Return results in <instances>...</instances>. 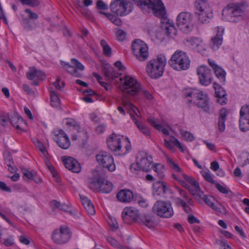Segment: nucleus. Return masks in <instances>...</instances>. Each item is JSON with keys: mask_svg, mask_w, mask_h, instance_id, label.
Segmentation results:
<instances>
[{"mask_svg": "<svg viewBox=\"0 0 249 249\" xmlns=\"http://www.w3.org/2000/svg\"><path fill=\"white\" fill-rule=\"evenodd\" d=\"M160 27L162 30L169 31L172 30L197 31L200 29L199 23H192V15L189 12H181L177 18V27L172 20L167 18L166 14L165 18H160Z\"/></svg>", "mask_w": 249, "mask_h": 249, "instance_id": "obj_1", "label": "nucleus"}, {"mask_svg": "<svg viewBox=\"0 0 249 249\" xmlns=\"http://www.w3.org/2000/svg\"><path fill=\"white\" fill-rule=\"evenodd\" d=\"M246 8L245 2L231 3L223 10L222 15L226 16L230 22H236L242 19Z\"/></svg>", "mask_w": 249, "mask_h": 249, "instance_id": "obj_2", "label": "nucleus"}, {"mask_svg": "<svg viewBox=\"0 0 249 249\" xmlns=\"http://www.w3.org/2000/svg\"><path fill=\"white\" fill-rule=\"evenodd\" d=\"M191 60L186 53L181 50H177L168 61L170 66L174 70L180 71L188 70Z\"/></svg>", "mask_w": 249, "mask_h": 249, "instance_id": "obj_3", "label": "nucleus"}, {"mask_svg": "<svg viewBox=\"0 0 249 249\" xmlns=\"http://www.w3.org/2000/svg\"><path fill=\"white\" fill-rule=\"evenodd\" d=\"M166 64L165 56L162 54L159 55L157 59L149 62L146 67V71L152 78H159L162 75Z\"/></svg>", "mask_w": 249, "mask_h": 249, "instance_id": "obj_4", "label": "nucleus"}, {"mask_svg": "<svg viewBox=\"0 0 249 249\" xmlns=\"http://www.w3.org/2000/svg\"><path fill=\"white\" fill-rule=\"evenodd\" d=\"M132 1L142 8L144 7L151 8L153 14L156 17L160 18H165V8L160 0H132Z\"/></svg>", "mask_w": 249, "mask_h": 249, "instance_id": "obj_5", "label": "nucleus"}, {"mask_svg": "<svg viewBox=\"0 0 249 249\" xmlns=\"http://www.w3.org/2000/svg\"><path fill=\"white\" fill-rule=\"evenodd\" d=\"M152 212L163 218L172 217L174 214L172 204L170 201L158 200L152 208Z\"/></svg>", "mask_w": 249, "mask_h": 249, "instance_id": "obj_6", "label": "nucleus"}, {"mask_svg": "<svg viewBox=\"0 0 249 249\" xmlns=\"http://www.w3.org/2000/svg\"><path fill=\"white\" fill-rule=\"evenodd\" d=\"M89 187L93 191L107 194L112 190L113 184L99 176L93 178L92 180L89 183Z\"/></svg>", "mask_w": 249, "mask_h": 249, "instance_id": "obj_7", "label": "nucleus"}, {"mask_svg": "<svg viewBox=\"0 0 249 249\" xmlns=\"http://www.w3.org/2000/svg\"><path fill=\"white\" fill-rule=\"evenodd\" d=\"M196 8L201 12L198 14V19L202 23L209 22L213 15L211 8L210 7L208 0H196Z\"/></svg>", "mask_w": 249, "mask_h": 249, "instance_id": "obj_8", "label": "nucleus"}, {"mask_svg": "<svg viewBox=\"0 0 249 249\" xmlns=\"http://www.w3.org/2000/svg\"><path fill=\"white\" fill-rule=\"evenodd\" d=\"M133 7L132 3L125 0H115L110 5L111 11L120 16L130 13L132 11Z\"/></svg>", "mask_w": 249, "mask_h": 249, "instance_id": "obj_9", "label": "nucleus"}, {"mask_svg": "<svg viewBox=\"0 0 249 249\" xmlns=\"http://www.w3.org/2000/svg\"><path fill=\"white\" fill-rule=\"evenodd\" d=\"M136 164H132L130 169L132 171L137 170L139 169L143 171L147 172L151 169V164L153 162L152 157L146 153L142 152L138 156Z\"/></svg>", "mask_w": 249, "mask_h": 249, "instance_id": "obj_10", "label": "nucleus"}, {"mask_svg": "<svg viewBox=\"0 0 249 249\" xmlns=\"http://www.w3.org/2000/svg\"><path fill=\"white\" fill-rule=\"evenodd\" d=\"M71 236V232L69 228L67 226H61L53 231L52 239L56 244L63 245L67 243Z\"/></svg>", "mask_w": 249, "mask_h": 249, "instance_id": "obj_11", "label": "nucleus"}, {"mask_svg": "<svg viewBox=\"0 0 249 249\" xmlns=\"http://www.w3.org/2000/svg\"><path fill=\"white\" fill-rule=\"evenodd\" d=\"M131 47L133 54L138 60L143 61L148 58V46L143 41L135 39L133 41Z\"/></svg>", "mask_w": 249, "mask_h": 249, "instance_id": "obj_12", "label": "nucleus"}, {"mask_svg": "<svg viewBox=\"0 0 249 249\" xmlns=\"http://www.w3.org/2000/svg\"><path fill=\"white\" fill-rule=\"evenodd\" d=\"M123 91L130 95L135 96L141 90L140 83L134 78L126 75L123 86Z\"/></svg>", "mask_w": 249, "mask_h": 249, "instance_id": "obj_13", "label": "nucleus"}, {"mask_svg": "<svg viewBox=\"0 0 249 249\" xmlns=\"http://www.w3.org/2000/svg\"><path fill=\"white\" fill-rule=\"evenodd\" d=\"M97 162L104 168H107L110 172L114 171L116 166L112 155L105 151L100 152L96 156Z\"/></svg>", "mask_w": 249, "mask_h": 249, "instance_id": "obj_14", "label": "nucleus"}, {"mask_svg": "<svg viewBox=\"0 0 249 249\" xmlns=\"http://www.w3.org/2000/svg\"><path fill=\"white\" fill-rule=\"evenodd\" d=\"M197 74L199 83L205 86L210 85L213 80L211 70L206 66H201L197 68Z\"/></svg>", "mask_w": 249, "mask_h": 249, "instance_id": "obj_15", "label": "nucleus"}, {"mask_svg": "<svg viewBox=\"0 0 249 249\" xmlns=\"http://www.w3.org/2000/svg\"><path fill=\"white\" fill-rule=\"evenodd\" d=\"M139 212L134 207H125L122 212V218L123 222L127 224L138 220Z\"/></svg>", "mask_w": 249, "mask_h": 249, "instance_id": "obj_16", "label": "nucleus"}, {"mask_svg": "<svg viewBox=\"0 0 249 249\" xmlns=\"http://www.w3.org/2000/svg\"><path fill=\"white\" fill-rule=\"evenodd\" d=\"M239 125L241 131L249 130V106H244L241 108Z\"/></svg>", "mask_w": 249, "mask_h": 249, "instance_id": "obj_17", "label": "nucleus"}, {"mask_svg": "<svg viewBox=\"0 0 249 249\" xmlns=\"http://www.w3.org/2000/svg\"><path fill=\"white\" fill-rule=\"evenodd\" d=\"M56 136V142L58 146L63 149H68L71 145V142L68 136L61 129H57L54 131Z\"/></svg>", "mask_w": 249, "mask_h": 249, "instance_id": "obj_18", "label": "nucleus"}, {"mask_svg": "<svg viewBox=\"0 0 249 249\" xmlns=\"http://www.w3.org/2000/svg\"><path fill=\"white\" fill-rule=\"evenodd\" d=\"M107 142L110 150L118 152L121 151L122 148L121 141L114 134H112L107 139Z\"/></svg>", "mask_w": 249, "mask_h": 249, "instance_id": "obj_19", "label": "nucleus"}, {"mask_svg": "<svg viewBox=\"0 0 249 249\" xmlns=\"http://www.w3.org/2000/svg\"><path fill=\"white\" fill-rule=\"evenodd\" d=\"M213 87L215 89L216 97L217 98V102L221 105L226 104L227 101L226 91L216 82H214Z\"/></svg>", "mask_w": 249, "mask_h": 249, "instance_id": "obj_20", "label": "nucleus"}, {"mask_svg": "<svg viewBox=\"0 0 249 249\" xmlns=\"http://www.w3.org/2000/svg\"><path fill=\"white\" fill-rule=\"evenodd\" d=\"M63 164L65 167L74 173H79L81 170L79 163L75 159L71 157L63 159Z\"/></svg>", "mask_w": 249, "mask_h": 249, "instance_id": "obj_21", "label": "nucleus"}, {"mask_svg": "<svg viewBox=\"0 0 249 249\" xmlns=\"http://www.w3.org/2000/svg\"><path fill=\"white\" fill-rule=\"evenodd\" d=\"M11 124L17 129L24 131L26 128V123L18 114H14L10 118Z\"/></svg>", "mask_w": 249, "mask_h": 249, "instance_id": "obj_22", "label": "nucleus"}, {"mask_svg": "<svg viewBox=\"0 0 249 249\" xmlns=\"http://www.w3.org/2000/svg\"><path fill=\"white\" fill-rule=\"evenodd\" d=\"M117 198L121 202H130L133 198V194L129 190L122 189L118 193Z\"/></svg>", "mask_w": 249, "mask_h": 249, "instance_id": "obj_23", "label": "nucleus"}, {"mask_svg": "<svg viewBox=\"0 0 249 249\" xmlns=\"http://www.w3.org/2000/svg\"><path fill=\"white\" fill-rule=\"evenodd\" d=\"M104 76L109 81L118 77L119 73L108 64H105L103 67Z\"/></svg>", "mask_w": 249, "mask_h": 249, "instance_id": "obj_24", "label": "nucleus"}, {"mask_svg": "<svg viewBox=\"0 0 249 249\" xmlns=\"http://www.w3.org/2000/svg\"><path fill=\"white\" fill-rule=\"evenodd\" d=\"M194 104L197 105L198 107L201 108L204 112H207L210 109L208 96L203 93L194 102Z\"/></svg>", "mask_w": 249, "mask_h": 249, "instance_id": "obj_25", "label": "nucleus"}, {"mask_svg": "<svg viewBox=\"0 0 249 249\" xmlns=\"http://www.w3.org/2000/svg\"><path fill=\"white\" fill-rule=\"evenodd\" d=\"M155 218L153 215L149 213L139 214L138 222L142 223L149 228L154 226Z\"/></svg>", "mask_w": 249, "mask_h": 249, "instance_id": "obj_26", "label": "nucleus"}, {"mask_svg": "<svg viewBox=\"0 0 249 249\" xmlns=\"http://www.w3.org/2000/svg\"><path fill=\"white\" fill-rule=\"evenodd\" d=\"M202 93L203 92L202 91L196 89H185L183 91L185 97H189L192 98L189 102H193L194 103Z\"/></svg>", "mask_w": 249, "mask_h": 249, "instance_id": "obj_27", "label": "nucleus"}, {"mask_svg": "<svg viewBox=\"0 0 249 249\" xmlns=\"http://www.w3.org/2000/svg\"><path fill=\"white\" fill-rule=\"evenodd\" d=\"M147 122L156 129L160 131L161 130L162 133L165 135L168 136L169 132L166 128H162V125L160 124V122L158 119L154 117L148 118L147 119Z\"/></svg>", "mask_w": 249, "mask_h": 249, "instance_id": "obj_28", "label": "nucleus"}, {"mask_svg": "<svg viewBox=\"0 0 249 249\" xmlns=\"http://www.w3.org/2000/svg\"><path fill=\"white\" fill-rule=\"evenodd\" d=\"M82 204L87 211V212L91 215H93L95 213L94 207L91 201L86 196H80Z\"/></svg>", "mask_w": 249, "mask_h": 249, "instance_id": "obj_29", "label": "nucleus"}, {"mask_svg": "<svg viewBox=\"0 0 249 249\" xmlns=\"http://www.w3.org/2000/svg\"><path fill=\"white\" fill-rule=\"evenodd\" d=\"M227 110L226 109L221 110L218 122V130L220 132H223L225 129V121L227 115Z\"/></svg>", "mask_w": 249, "mask_h": 249, "instance_id": "obj_30", "label": "nucleus"}, {"mask_svg": "<svg viewBox=\"0 0 249 249\" xmlns=\"http://www.w3.org/2000/svg\"><path fill=\"white\" fill-rule=\"evenodd\" d=\"M153 189H157L158 190H162V196L163 197H166L164 195L170 192V188L167 186L166 183L162 181L159 180L153 184Z\"/></svg>", "mask_w": 249, "mask_h": 249, "instance_id": "obj_31", "label": "nucleus"}, {"mask_svg": "<svg viewBox=\"0 0 249 249\" xmlns=\"http://www.w3.org/2000/svg\"><path fill=\"white\" fill-rule=\"evenodd\" d=\"M152 34L151 36L153 37V39L156 41L161 42L162 41L166 36H171L172 33H173L174 36H176L177 32H152Z\"/></svg>", "mask_w": 249, "mask_h": 249, "instance_id": "obj_32", "label": "nucleus"}, {"mask_svg": "<svg viewBox=\"0 0 249 249\" xmlns=\"http://www.w3.org/2000/svg\"><path fill=\"white\" fill-rule=\"evenodd\" d=\"M222 33H219L218 32V34L211 38L212 47L213 50L218 49L222 44L223 41Z\"/></svg>", "mask_w": 249, "mask_h": 249, "instance_id": "obj_33", "label": "nucleus"}, {"mask_svg": "<svg viewBox=\"0 0 249 249\" xmlns=\"http://www.w3.org/2000/svg\"><path fill=\"white\" fill-rule=\"evenodd\" d=\"M215 76L219 80L220 83L224 85L225 83L226 72L220 67H217L213 70Z\"/></svg>", "mask_w": 249, "mask_h": 249, "instance_id": "obj_34", "label": "nucleus"}, {"mask_svg": "<svg viewBox=\"0 0 249 249\" xmlns=\"http://www.w3.org/2000/svg\"><path fill=\"white\" fill-rule=\"evenodd\" d=\"M131 118L134 121L135 124L137 127L141 130V131L146 136H149L150 135V131L148 127L145 125L140 124L138 121L135 119L134 116L130 113Z\"/></svg>", "mask_w": 249, "mask_h": 249, "instance_id": "obj_35", "label": "nucleus"}, {"mask_svg": "<svg viewBox=\"0 0 249 249\" xmlns=\"http://www.w3.org/2000/svg\"><path fill=\"white\" fill-rule=\"evenodd\" d=\"M203 200L209 206L213 208V209H215L217 211H219V212L222 213H226V210L224 207L222 208V210H220V208L217 209V208H215L213 206V201L214 200V198L211 196H208L207 195H204L203 197Z\"/></svg>", "mask_w": 249, "mask_h": 249, "instance_id": "obj_36", "label": "nucleus"}, {"mask_svg": "<svg viewBox=\"0 0 249 249\" xmlns=\"http://www.w3.org/2000/svg\"><path fill=\"white\" fill-rule=\"evenodd\" d=\"M185 41L187 42L190 43L192 46L194 48H197L202 42L201 38L196 37L186 38L185 39Z\"/></svg>", "mask_w": 249, "mask_h": 249, "instance_id": "obj_37", "label": "nucleus"}, {"mask_svg": "<svg viewBox=\"0 0 249 249\" xmlns=\"http://www.w3.org/2000/svg\"><path fill=\"white\" fill-rule=\"evenodd\" d=\"M216 188L221 193L227 194L229 196H233V193L226 186H222L219 183H215Z\"/></svg>", "mask_w": 249, "mask_h": 249, "instance_id": "obj_38", "label": "nucleus"}, {"mask_svg": "<svg viewBox=\"0 0 249 249\" xmlns=\"http://www.w3.org/2000/svg\"><path fill=\"white\" fill-rule=\"evenodd\" d=\"M50 96L51 100V106L54 107H58L60 106V99L54 91H50Z\"/></svg>", "mask_w": 249, "mask_h": 249, "instance_id": "obj_39", "label": "nucleus"}, {"mask_svg": "<svg viewBox=\"0 0 249 249\" xmlns=\"http://www.w3.org/2000/svg\"><path fill=\"white\" fill-rule=\"evenodd\" d=\"M66 124L69 127H72L73 129L75 130L77 132H80V126L75 120L70 119L66 122Z\"/></svg>", "mask_w": 249, "mask_h": 249, "instance_id": "obj_40", "label": "nucleus"}, {"mask_svg": "<svg viewBox=\"0 0 249 249\" xmlns=\"http://www.w3.org/2000/svg\"><path fill=\"white\" fill-rule=\"evenodd\" d=\"M182 176L184 179L192 185L196 190L199 189V185L197 181L189 176L184 174H183Z\"/></svg>", "mask_w": 249, "mask_h": 249, "instance_id": "obj_41", "label": "nucleus"}, {"mask_svg": "<svg viewBox=\"0 0 249 249\" xmlns=\"http://www.w3.org/2000/svg\"><path fill=\"white\" fill-rule=\"evenodd\" d=\"M20 1L23 4L28 5L32 7L37 6L40 4L38 0H20Z\"/></svg>", "mask_w": 249, "mask_h": 249, "instance_id": "obj_42", "label": "nucleus"}, {"mask_svg": "<svg viewBox=\"0 0 249 249\" xmlns=\"http://www.w3.org/2000/svg\"><path fill=\"white\" fill-rule=\"evenodd\" d=\"M167 162L172 169L177 171L178 172H181V169L177 164L175 163L171 158L168 157L167 158Z\"/></svg>", "mask_w": 249, "mask_h": 249, "instance_id": "obj_43", "label": "nucleus"}, {"mask_svg": "<svg viewBox=\"0 0 249 249\" xmlns=\"http://www.w3.org/2000/svg\"><path fill=\"white\" fill-rule=\"evenodd\" d=\"M71 63L74 66H75L74 68L77 70L83 71L85 69L84 65L75 58H72L71 59Z\"/></svg>", "mask_w": 249, "mask_h": 249, "instance_id": "obj_44", "label": "nucleus"}, {"mask_svg": "<svg viewBox=\"0 0 249 249\" xmlns=\"http://www.w3.org/2000/svg\"><path fill=\"white\" fill-rule=\"evenodd\" d=\"M36 69L35 67L30 68L29 71L27 72V77L29 80H33L36 77Z\"/></svg>", "mask_w": 249, "mask_h": 249, "instance_id": "obj_45", "label": "nucleus"}, {"mask_svg": "<svg viewBox=\"0 0 249 249\" xmlns=\"http://www.w3.org/2000/svg\"><path fill=\"white\" fill-rule=\"evenodd\" d=\"M22 171L23 174V178L26 177L28 179H34L35 175L32 172L27 170L26 169H22Z\"/></svg>", "mask_w": 249, "mask_h": 249, "instance_id": "obj_46", "label": "nucleus"}, {"mask_svg": "<svg viewBox=\"0 0 249 249\" xmlns=\"http://www.w3.org/2000/svg\"><path fill=\"white\" fill-rule=\"evenodd\" d=\"M96 8L99 10H107L108 9L107 5L102 0H98L96 2Z\"/></svg>", "mask_w": 249, "mask_h": 249, "instance_id": "obj_47", "label": "nucleus"}, {"mask_svg": "<svg viewBox=\"0 0 249 249\" xmlns=\"http://www.w3.org/2000/svg\"><path fill=\"white\" fill-rule=\"evenodd\" d=\"M47 165V166L48 167L49 169L50 170V171H51V172L53 174V177L54 178H56V181L59 182L60 179L58 177V174H57V172H56V171L55 170L54 168L52 165H51L50 163H48Z\"/></svg>", "mask_w": 249, "mask_h": 249, "instance_id": "obj_48", "label": "nucleus"}, {"mask_svg": "<svg viewBox=\"0 0 249 249\" xmlns=\"http://www.w3.org/2000/svg\"><path fill=\"white\" fill-rule=\"evenodd\" d=\"M169 142L173 143H175L177 147L179 148V149H181L183 151V147L182 146L181 144L178 141V140L175 137L171 136L170 137Z\"/></svg>", "mask_w": 249, "mask_h": 249, "instance_id": "obj_49", "label": "nucleus"}, {"mask_svg": "<svg viewBox=\"0 0 249 249\" xmlns=\"http://www.w3.org/2000/svg\"><path fill=\"white\" fill-rule=\"evenodd\" d=\"M202 176L206 181L211 183L212 184H214V181L209 172H203Z\"/></svg>", "mask_w": 249, "mask_h": 249, "instance_id": "obj_50", "label": "nucleus"}, {"mask_svg": "<svg viewBox=\"0 0 249 249\" xmlns=\"http://www.w3.org/2000/svg\"><path fill=\"white\" fill-rule=\"evenodd\" d=\"M25 12L28 14L29 17L32 19H37L38 18V15L36 13L32 12L29 9H25Z\"/></svg>", "mask_w": 249, "mask_h": 249, "instance_id": "obj_51", "label": "nucleus"}, {"mask_svg": "<svg viewBox=\"0 0 249 249\" xmlns=\"http://www.w3.org/2000/svg\"><path fill=\"white\" fill-rule=\"evenodd\" d=\"M4 161L5 164L8 166H11V165L14 164V161L12 157V156L10 154H8L5 156L4 158Z\"/></svg>", "mask_w": 249, "mask_h": 249, "instance_id": "obj_52", "label": "nucleus"}, {"mask_svg": "<svg viewBox=\"0 0 249 249\" xmlns=\"http://www.w3.org/2000/svg\"><path fill=\"white\" fill-rule=\"evenodd\" d=\"M183 138L188 141H192L194 139V137L192 134L188 131H185L182 134Z\"/></svg>", "mask_w": 249, "mask_h": 249, "instance_id": "obj_53", "label": "nucleus"}, {"mask_svg": "<svg viewBox=\"0 0 249 249\" xmlns=\"http://www.w3.org/2000/svg\"><path fill=\"white\" fill-rule=\"evenodd\" d=\"M0 189L4 192L8 193L11 192V188L7 186L5 182L1 181H0Z\"/></svg>", "mask_w": 249, "mask_h": 249, "instance_id": "obj_54", "label": "nucleus"}, {"mask_svg": "<svg viewBox=\"0 0 249 249\" xmlns=\"http://www.w3.org/2000/svg\"><path fill=\"white\" fill-rule=\"evenodd\" d=\"M126 32H116V37L118 41H123L126 38Z\"/></svg>", "mask_w": 249, "mask_h": 249, "instance_id": "obj_55", "label": "nucleus"}, {"mask_svg": "<svg viewBox=\"0 0 249 249\" xmlns=\"http://www.w3.org/2000/svg\"><path fill=\"white\" fill-rule=\"evenodd\" d=\"M107 241L112 246L115 247L117 248H120V245L119 243V242L116 240L115 239L112 238V237H108L107 238Z\"/></svg>", "mask_w": 249, "mask_h": 249, "instance_id": "obj_56", "label": "nucleus"}, {"mask_svg": "<svg viewBox=\"0 0 249 249\" xmlns=\"http://www.w3.org/2000/svg\"><path fill=\"white\" fill-rule=\"evenodd\" d=\"M34 143L35 145L36 146V147H38V148L39 149V150L43 153L44 154L45 150V147L43 145V144L40 142L38 140H36V141L34 142Z\"/></svg>", "mask_w": 249, "mask_h": 249, "instance_id": "obj_57", "label": "nucleus"}, {"mask_svg": "<svg viewBox=\"0 0 249 249\" xmlns=\"http://www.w3.org/2000/svg\"><path fill=\"white\" fill-rule=\"evenodd\" d=\"M188 221L190 224L200 223V220L192 214H190L188 215Z\"/></svg>", "mask_w": 249, "mask_h": 249, "instance_id": "obj_58", "label": "nucleus"}, {"mask_svg": "<svg viewBox=\"0 0 249 249\" xmlns=\"http://www.w3.org/2000/svg\"><path fill=\"white\" fill-rule=\"evenodd\" d=\"M63 67L69 73L72 75L73 71L74 70V67L73 66H71L68 63H65L63 65Z\"/></svg>", "mask_w": 249, "mask_h": 249, "instance_id": "obj_59", "label": "nucleus"}, {"mask_svg": "<svg viewBox=\"0 0 249 249\" xmlns=\"http://www.w3.org/2000/svg\"><path fill=\"white\" fill-rule=\"evenodd\" d=\"M98 13L101 15H105L108 19L111 20L112 22L116 16L111 14H108L107 13L103 12L102 11H98Z\"/></svg>", "mask_w": 249, "mask_h": 249, "instance_id": "obj_60", "label": "nucleus"}, {"mask_svg": "<svg viewBox=\"0 0 249 249\" xmlns=\"http://www.w3.org/2000/svg\"><path fill=\"white\" fill-rule=\"evenodd\" d=\"M14 240L11 236L6 239L3 242V244L6 246H10L14 244Z\"/></svg>", "mask_w": 249, "mask_h": 249, "instance_id": "obj_61", "label": "nucleus"}, {"mask_svg": "<svg viewBox=\"0 0 249 249\" xmlns=\"http://www.w3.org/2000/svg\"><path fill=\"white\" fill-rule=\"evenodd\" d=\"M22 88L24 89V90L25 92H26L28 94H31L34 93V91L32 90V89L28 85L26 84H23L22 85Z\"/></svg>", "mask_w": 249, "mask_h": 249, "instance_id": "obj_62", "label": "nucleus"}, {"mask_svg": "<svg viewBox=\"0 0 249 249\" xmlns=\"http://www.w3.org/2000/svg\"><path fill=\"white\" fill-rule=\"evenodd\" d=\"M106 128L105 125L100 124L96 127L95 130L98 134H101L105 131Z\"/></svg>", "mask_w": 249, "mask_h": 249, "instance_id": "obj_63", "label": "nucleus"}, {"mask_svg": "<svg viewBox=\"0 0 249 249\" xmlns=\"http://www.w3.org/2000/svg\"><path fill=\"white\" fill-rule=\"evenodd\" d=\"M218 243L221 248H223V249H231L226 241L219 240Z\"/></svg>", "mask_w": 249, "mask_h": 249, "instance_id": "obj_64", "label": "nucleus"}]
</instances>
